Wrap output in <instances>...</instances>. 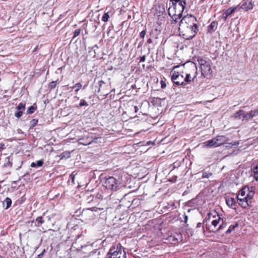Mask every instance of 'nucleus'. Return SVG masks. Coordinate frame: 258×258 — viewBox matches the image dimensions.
Masks as SVG:
<instances>
[{"label": "nucleus", "mask_w": 258, "mask_h": 258, "mask_svg": "<svg viewBox=\"0 0 258 258\" xmlns=\"http://www.w3.org/2000/svg\"><path fill=\"white\" fill-rule=\"evenodd\" d=\"M253 176L256 181H258V164L253 168Z\"/></svg>", "instance_id": "bb28decb"}, {"label": "nucleus", "mask_w": 258, "mask_h": 258, "mask_svg": "<svg viewBox=\"0 0 258 258\" xmlns=\"http://www.w3.org/2000/svg\"><path fill=\"white\" fill-rule=\"evenodd\" d=\"M212 175L211 172H203L202 178H209Z\"/></svg>", "instance_id": "2f4dec72"}, {"label": "nucleus", "mask_w": 258, "mask_h": 258, "mask_svg": "<svg viewBox=\"0 0 258 258\" xmlns=\"http://www.w3.org/2000/svg\"><path fill=\"white\" fill-rule=\"evenodd\" d=\"M43 254V252L40 254L38 255L39 256H40L41 255H42Z\"/></svg>", "instance_id": "3c124183"}, {"label": "nucleus", "mask_w": 258, "mask_h": 258, "mask_svg": "<svg viewBox=\"0 0 258 258\" xmlns=\"http://www.w3.org/2000/svg\"><path fill=\"white\" fill-rule=\"evenodd\" d=\"M25 104L24 103H20L18 106L17 107V109L18 110H20V111H23L25 109Z\"/></svg>", "instance_id": "c756f323"}, {"label": "nucleus", "mask_w": 258, "mask_h": 258, "mask_svg": "<svg viewBox=\"0 0 258 258\" xmlns=\"http://www.w3.org/2000/svg\"><path fill=\"white\" fill-rule=\"evenodd\" d=\"M80 29H76L74 33V38L77 37L80 33Z\"/></svg>", "instance_id": "e433bc0d"}, {"label": "nucleus", "mask_w": 258, "mask_h": 258, "mask_svg": "<svg viewBox=\"0 0 258 258\" xmlns=\"http://www.w3.org/2000/svg\"><path fill=\"white\" fill-rule=\"evenodd\" d=\"M95 47L98 48V46L97 45H95L93 47H92V49L94 48Z\"/></svg>", "instance_id": "8fccbe9b"}, {"label": "nucleus", "mask_w": 258, "mask_h": 258, "mask_svg": "<svg viewBox=\"0 0 258 258\" xmlns=\"http://www.w3.org/2000/svg\"><path fill=\"white\" fill-rule=\"evenodd\" d=\"M226 204L227 205L231 208H235L233 207L236 205V201L235 199L233 198H229L226 199Z\"/></svg>", "instance_id": "a211bd4d"}, {"label": "nucleus", "mask_w": 258, "mask_h": 258, "mask_svg": "<svg viewBox=\"0 0 258 258\" xmlns=\"http://www.w3.org/2000/svg\"><path fill=\"white\" fill-rule=\"evenodd\" d=\"M43 164V162L42 160H38L36 163L32 162L31 164V167H40L42 166Z\"/></svg>", "instance_id": "393cba45"}, {"label": "nucleus", "mask_w": 258, "mask_h": 258, "mask_svg": "<svg viewBox=\"0 0 258 258\" xmlns=\"http://www.w3.org/2000/svg\"><path fill=\"white\" fill-rule=\"evenodd\" d=\"M190 70L193 71V74L190 73H186L184 75V83L185 86L194 81L197 77L198 75L197 68L195 63H190L189 66Z\"/></svg>", "instance_id": "1a4fd4ad"}, {"label": "nucleus", "mask_w": 258, "mask_h": 258, "mask_svg": "<svg viewBox=\"0 0 258 258\" xmlns=\"http://www.w3.org/2000/svg\"><path fill=\"white\" fill-rule=\"evenodd\" d=\"M243 115V110H239L233 115L235 118H239L242 119V117Z\"/></svg>", "instance_id": "5701e85b"}, {"label": "nucleus", "mask_w": 258, "mask_h": 258, "mask_svg": "<svg viewBox=\"0 0 258 258\" xmlns=\"http://www.w3.org/2000/svg\"><path fill=\"white\" fill-rule=\"evenodd\" d=\"M152 42H153V41H152L151 38H150L147 40L148 43L150 44V43H152Z\"/></svg>", "instance_id": "49530a36"}, {"label": "nucleus", "mask_w": 258, "mask_h": 258, "mask_svg": "<svg viewBox=\"0 0 258 258\" xmlns=\"http://www.w3.org/2000/svg\"><path fill=\"white\" fill-rule=\"evenodd\" d=\"M36 109V107H34V106H31L28 108V109L27 110V112L29 114H32L35 111Z\"/></svg>", "instance_id": "7c9ffc66"}, {"label": "nucleus", "mask_w": 258, "mask_h": 258, "mask_svg": "<svg viewBox=\"0 0 258 258\" xmlns=\"http://www.w3.org/2000/svg\"><path fill=\"white\" fill-rule=\"evenodd\" d=\"M99 83L100 88L99 89L98 92H99L100 90V87H101V86L102 85V84H104V82L103 81H100L99 82Z\"/></svg>", "instance_id": "a18cd8bd"}, {"label": "nucleus", "mask_w": 258, "mask_h": 258, "mask_svg": "<svg viewBox=\"0 0 258 258\" xmlns=\"http://www.w3.org/2000/svg\"><path fill=\"white\" fill-rule=\"evenodd\" d=\"M83 215L84 217L88 216V218H86L87 220L93 219L95 216L93 211L90 209L84 210L83 212Z\"/></svg>", "instance_id": "f8f14e48"}, {"label": "nucleus", "mask_w": 258, "mask_h": 258, "mask_svg": "<svg viewBox=\"0 0 258 258\" xmlns=\"http://www.w3.org/2000/svg\"><path fill=\"white\" fill-rule=\"evenodd\" d=\"M110 16L108 12H105L102 17L101 20L104 22H106L108 21Z\"/></svg>", "instance_id": "a878e982"}, {"label": "nucleus", "mask_w": 258, "mask_h": 258, "mask_svg": "<svg viewBox=\"0 0 258 258\" xmlns=\"http://www.w3.org/2000/svg\"><path fill=\"white\" fill-rule=\"evenodd\" d=\"M5 148V145L3 143L0 144V151L4 149Z\"/></svg>", "instance_id": "37998d69"}, {"label": "nucleus", "mask_w": 258, "mask_h": 258, "mask_svg": "<svg viewBox=\"0 0 258 258\" xmlns=\"http://www.w3.org/2000/svg\"><path fill=\"white\" fill-rule=\"evenodd\" d=\"M12 165H13L12 163L10 161L9 158H8V163H6V166H10V167H12Z\"/></svg>", "instance_id": "a19ab883"}, {"label": "nucleus", "mask_w": 258, "mask_h": 258, "mask_svg": "<svg viewBox=\"0 0 258 258\" xmlns=\"http://www.w3.org/2000/svg\"><path fill=\"white\" fill-rule=\"evenodd\" d=\"M217 26V23L215 21H213L211 23L208 27V31L211 32L215 30Z\"/></svg>", "instance_id": "412c9836"}, {"label": "nucleus", "mask_w": 258, "mask_h": 258, "mask_svg": "<svg viewBox=\"0 0 258 258\" xmlns=\"http://www.w3.org/2000/svg\"><path fill=\"white\" fill-rule=\"evenodd\" d=\"M38 122V120L37 119H33L31 121V126H35L37 123Z\"/></svg>", "instance_id": "4c0bfd02"}, {"label": "nucleus", "mask_w": 258, "mask_h": 258, "mask_svg": "<svg viewBox=\"0 0 258 258\" xmlns=\"http://www.w3.org/2000/svg\"><path fill=\"white\" fill-rule=\"evenodd\" d=\"M171 5H170L168 11L172 19V24H176L182 16L183 12L186 6L185 0H170Z\"/></svg>", "instance_id": "f03ea898"}, {"label": "nucleus", "mask_w": 258, "mask_h": 258, "mask_svg": "<svg viewBox=\"0 0 258 258\" xmlns=\"http://www.w3.org/2000/svg\"><path fill=\"white\" fill-rule=\"evenodd\" d=\"M254 194L252 187H243L237 196L238 204L244 208L249 206L251 204Z\"/></svg>", "instance_id": "7ed1b4c3"}, {"label": "nucleus", "mask_w": 258, "mask_h": 258, "mask_svg": "<svg viewBox=\"0 0 258 258\" xmlns=\"http://www.w3.org/2000/svg\"><path fill=\"white\" fill-rule=\"evenodd\" d=\"M159 34L160 31H159L157 29H155L151 31L150 35L151 37L157 39L158 38V35Z\"/></svg>", "instance_id": "aec40b11"}, {"label": "nucleus", "mask_w": 258, "mask_h": 258, "mask_svg": "<svg viewBox=\"0 0 258 258\" xmlns=\"http://www.w3.org/2000/svg\"><path fill=\"white\" fill-rule=\"evenodd\" d=\"M187 220H188V216L184 214V222L185 223H186Z\"/></svg>", "instance_id": "c03bdc74"}, {"label": "nucleus", "mask_w": 258, "mask_h": 258, "mask_svg": "<svg viewBox=\"0 0 258 258\" xmlns=\"http://www.w3.org/2000/svg\"><path fill=\"white\" fill-rule=\"evenodd\" d=\"M155 11V14L158 16H160L163 14L165 11L164 5H158L156 6Z\"/></svg>", "instance_id": "2eb2a0df"}, {"label": "nucleus", "mask_w": 258, "mask_h": 258, "mask_svg": "<svg viewBox=\"0 0 258 258\" xmlns=\"http://www.w3.org/2000/svg\"><path fill=\"white\" fill-rule=\"evenodd\" d=\"M212 213L208 214L209 218L206 221L207 229L213 232H216L222 228L223 220L220 218L218 215L217 216H213L214 219H211Z\"/></svg>", "instance_id": "20e7f679"}, {"label": "nucleus", "mask_w": 258, "mask_h": 258, "mask_svg": "<svg viewBox=\"0 0 258 258\" xmlns=\"http://www.w3.org/2000/svg\"><path fill=\"white\" fill-rule=\"evenodd\" d=\"M198 61L200 65L201 73L204 77H208L212 73L210 59L205 57H198Z\"/></svg>", "instance_id": "39448f33"}, {"label": "nucleus", "mask_w": 258, "mask_h": 258, "mask_svg": "<svg viewBox=\"0 0 258 258\" xmlns=\"http://www.w3.org/2000/svg\"><path fill=\"white\" fill-rule=\"evenodd\" d=\"M120 182L113 176L106 178L104 182V186L112 191H116L119 188Z\"/></svg>", "instance_id": "6e6552de"}, {"label": "nucleus", "mask_w": 258, "mask_h": 258, "mask_svg": "<svg viewBox=\"0 0 258 258\" xmlns=\"http://www.w3.org/2000/svg\"><path fill=\"white\" fill-rule=\"evenodd\" d=\"M177 237H176L175 235H174V236L172 235L169 237L168 240L172 244H175L178 242V237H180L181 234H177Z\"/></svg>", "instance_id": "6ab92c4d"}, {"label": "nucleus", "mask_w": 258, "mask_h": 258, "mask_svg": "<svg viewBox=\"0 0 258 258\" xmlns=\"http://www.w3.org/2000/svg\"><path fill=\"white\" fill-rule=\"evenodd\" d=\"M0 258H3V257L0 255Z\"/></svg>", "instance_id": "5fc2aeb1"}, {"label": "nucleus", "mask_w": 258, "mask_h": 258, "mask_svg": "<svg viewBox=\"0 0 258 258\" xmlns=\"http://www.w3.org/2000/svg\"><path fill=\"white\" fill-rule=\"evenodd\" d=\"M4 205L6 204V209H8L11 205L12 204V200L10 198L7 197L6 198L5 200L4 201V203H3Z\"/></svg>", "instance_id": "b1692460"}, {"label": "nucleus", "mask_w": 258, "mask_h": 258, "mask_svg": "<svg viewBox=\"0 0 258 258\" xmlns=\"http://www.w3.org/2000/svg\"><path fill=\"white\" fill-rule=\"evenodd\" d=\"M44 222V220L42 216H39L36 218L35 220L32 221V223H34V225L36 227H40Z\"/></svg>", "instance_id": "f3484780"}, {"label": "nucleus", "mask_w": 258, "mask_h": 258, "mask_svg": "<svg viewBox=\"0 0 258 258\" xmlns=\"http://www.w3.org/2000/svg\"><path fill=\"white\" fill-rule=\"evenodd\" d=\"M202 225V224L201 223H199L197 224V227H201Z\"/></svg>", "instance_id": "09e8293b"}, {"label": "nucleus", "mask_w": 258, "mask_h": 258, "mask_svg": "<svg viewBox=\"0 0 258 258\" xmlns=\"http://www.w3.org/2000/svg\"><path fill=\"white\" fill-rule=\"evenodd\" d=\"M238 224H236L234 225H230L228 229L226 231V234L230 233L232 230H233L236 227H237Z\"/></svg>", "instance_id": "c85d7f7f"}, {"label": "nucleus", "mask_w": 258, "mask_h": 258, "mask_svg": "<svg viewBox=\"0 0 258 258\" xmlns=\"http://www.w3.org/2000/svg\"><path fill=\"white\" fill-rule=\"evenodd\" d=\"M254 6V4L251 1H246L244 2L241 6L240 8L245 10L248 11L251 10Z\"/></svg>", "instance_id": "ddd939ff"}, {"label": "nucleus", "mask_w": 258, "mask_h": 258, "mask_svg": "<svg viewBox=\"0 0 258 258\" xmlns=\"http://www.w3.org/2000/svg\"><path fill=\"white\" fill-rule=\"evenodd\" d=\"M146 60V57L145 55H143L142 57H141L139 62H144Z\"/></svg>", "instance_id": "ea45409f"}, {"label": "nucleus", "mask_w": 258, "mask_h": 258, "mask_svg": "<svg viewBox=\"0 0 258 258\" xmlns=\"http://www.w3.org/2000/svg\"><path fill=\"white\" fill-rule=\"evenodd\" d=\"M250 115H252V118L258 115V109H256L254 110H251L249 112Z\"/></svg>", "instance_id": "72a5a7b5"}, {"label": "nucleus", "mask_w": 258, "mask_h": 258, "mask_svg": "<svg viewBox=\"0 0 258 258\" xmlns=\"http://www.w3.org/2000/svg\"><path fill=\"white\" fill-rule=\"evenodd\" d=\"M146 34V30H143L140 34V36L142 38H144Z\"/></svg>", "instance_id": "58836bf2"}, {"label": "nucleus", "mask_w": 258, "mask_h": 258, "mask_svg": "<svg viewBox=\"0 0 258 258\" xmlns=\"http://www.w3.org/2000/svg\"><path fill=\"white\" fill-rule=\"evenodd\" d=\"M72 178H73V179H74V176H72Z\"/></svg>", "instance_id": "864d4df0"}, {"label": "nucleus", "mask_w": 258, "mask_h": 258, "mask_svg": "<svg viewBox=\"0 0 258 258\" xmlns=\"http://www.w3.org/2000/svg\"><path fill=\"white\" fill-rule=\"evenodd\" d=\"M197 20L192 15L183 17L179 21V32L180 35L185 39L189 40L194 37L198 31Z\"/></svg>", "instance_id": "f257e3e1"}, {"label": "nucleus", "mask_w": 258, "mask_h": 258, "mask_svg": "<svg viewBox=\"0 0 258 258\" xmlns=\"http://www.w3.org/2000/svg\"><path fill=\"white\" fill-rule=\"evenodd\" d=\"M215 138L217 142L216 144L218 147L225 144L229 140L228 138L225 136H218Z\"/></svg>", "instance_id": "9b49d317"}, {"label": "nucleus", "mask_w": 258, "mask_h": 258, "mask_svg": "<svg viewBox=\"0 0 258 258\" xmlns=\"http://www.w3.org/2000/svg\"><path fill=\"white\" fill-rule=\"evenodd\" d=\"M252 118V115H250L249 112L245 113L243 111V115L242 117V121H247Z\"/></svg>", "instance_id": "4be33fe9"}, {"label": "nucleus", "mask_w": 258, "mask_h": 258, "mask_svg": "<svg viewBox=\"0 0 258 258\" xmlns=\"http://www.w3.org/2000/svg\"><path fill=\"white\" fill-rule=\"evenodd\" d=\"M125 252L119 243L112 245L108 252V258H125Z\"/></svg>", "instance_id": "423d86ee"}, {"label": "nucleus", "mask_w": 258, "mask_h": 258, "mask_svg": "<svg viewBox=\"0 0 258 258\" xmlns=\"http://www.w3.org/2000/svg\"><path fill=\"white\" fill-rule=\"evenodd\" d=\"M22 114H23L22 111L18 110V111H17L15 113V115L17 118H20L22 115Z\"/></svg>", "instance_id": "c9c22d12"}, {"label": "nucleus", "mask_w": 258, "mask_h": 258, "mask_svg": "<svg viewBox=\"0 0 258 258\" xmlns=\"http://www.w3.org/2000/svg\"><path fill=\"white\" fill-rule=\"evenodd\" d=\"M238 6L231 7L226 10L223 14V17L226 19L230 15L234 13L237 9Z\"/></svg>", "instance_id": "4468645a"}, {"label": "nucleus", "mask_w": 258, "mask_h": 258, "mask_svg": "<svg viewBox=\"0 0 258 258\" xmlns=\"http://www.w3.org/2000/svg\"><path fill=\"white\" fill-rule=\"evenodd\" d=\"M179 66H175L170 72L171 79L174 84L178 86H185L184 74L183 73L176 72L175 69L179 68Z\"/></svg>", "instance_id": "0eeeda50"}, {"label": "nucleus", "mask_w": 258, "mask_h": 258, "mask_svg": "<svg viewBox=\"0 0 258 258\" xmlns=\"http://www.w3.org/2000/svg\"><path fill=\"white\" fill-rule=\"evenodd\" d=\"M57 84V81H52L49 84V88L50 89L55 88Z\"/></svg>", "instance_id": "473e14b6"}, {"label": "nucleus", "mask_w": 258, "mask_h": 258, "mask_svg": "<svg viewBox=\"0 0 258 258\" xmlns=\"http://www.w3.org/2000/svg\"><path fill=\"white\" fill-rule=\"evenodd\" d=\"M79 105L80 106H87L88 105V104L85 100L82 99L80 102Z\"/></svg>", "instance_id": "f704fd0d"}, {"label": "nucleus", "mask_w": 258, "mask_h": 258, "mask_svg": "<svg viewBox=\"0 0 258 258\" xmlns=\"http://www.w3.org/2000/svg\"><path fill=\"white\" fill-rule=\"evenodd\" d=\"M78 142L81 145L87 146L91 144L92 142H93V140L92 137L87 136L79 139Z\"/></svg>", "instance_id": "9d476101"}, {"label": "nucleus", "mask_w": 258, "mask_h": 258, "mask_svg": "<svg viewBox=\"0 0 258 258\" xmlns=\"http://www.w3.org/2000/svg\"><path fill=\"white\" fill-rule=\"evenodd\" d=\"M216 143H217V142H216L215 138H214L210 140L205 142L204 144L205 147H218Z\"/></svg>", "instance_id": "dca6fc26"}, {"label": "nucleus", "mask_w": 258, "mask_h": 258, "mask_svg": "<svg viewBox=\"0 0 258 258\" xmlns=\"http://www.w3.org/2000/svg\"><path fill=\"white\" fill-rule=\"evenodd\" d=\"M82 85L80 83H77L75 86L71 87L72 89H75V92H78L81 88Z\"/></svg>", "instance_id": "cd10ccee"}, {"label": "nucleus", "mask_w": 258, "mask_h": 258, "mask_svg": "<svg viewBox=\"0 0 258 258\" xmlns=\"http://www.w3.org/2000/svg\"><path fill=\"white\" fill-rule=\"evenodd\" d=\"M161 88H164L166 87V83L165 82L162 81L161 82Z\"/></svg>", "instance_id": "79ce46f5"}, {"label": "nucleus", "mask_w": 258, "mask_h": 258, "mask_svg": "<svg viewBox=\"0 0 258 258\" xmlns=\"http://www.w3.org/2000/svg\"><path fill=\"white\" fill-rule=\"evenodd\" d=\"M134 109H135V112H137L138 110V108L137 106H135L134 107Z\"/></svg>", "instance_id": "de8ad7c7"}, {"label": "nucleus", "mask_w": 258, "mask_h": 258, "mask_svg": "<svg viewBox=\"0 0 258 258\" xmlns=\"http://www.w3.org/2000/svg\"><path fill=\"white\" fill-rule=\"evenodd\" d=\"M189 73H190L191 74H193V71L190 70V72Z\"/></svg>", "instance_id": "603ef678"}]
</instances>
